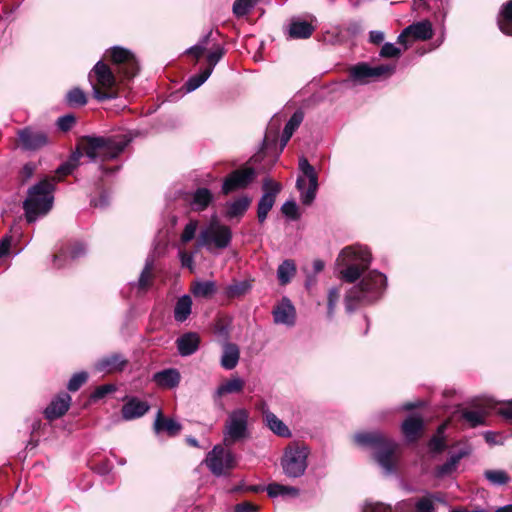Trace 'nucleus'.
I'll return each instance as SVG.
<instances>
[{
    "instance_id": "obj_9",
    "label": "nucleus",
    "mask_w": 512,
    "mask_h": 512,
    "mask_svg": "<svg viewBox=\"0 0 512 512\" xmlns=\"http://www.w3.org/2000/svg\"><path fill=\"white\" fill-rule=\"evenodd\" d=\"M308 454V448L304 445L297 443L288 445L281 460L284 473L292 478L302 476L307 468Z\"/></svg>"
},
{
    "instance_id": "obj_44",
    "label": "nucleus",
    "mask_w": 512,
    "mask_h": 512,
    "mask_svg": "<svg viewBox=\"0 0 512 512\" xmlns=\"http://www.w3.org/2000/svg\"><path fill=\"white\" fill-rule=\"evenodd\" d=\"M460 456H452L446 463L439 466L436 470L437 477H443L451 474L457 466Z\"/></svg>"
},
{
    "instance_id": "obj_33",
    "label": "nucleus",
    "mask_w": 512,
    "mask_h": 512,
    "mask_svg": "<svg viewBox=\"0 0 512 512\" xmlns=\"http://www.w3.org/2000/svg\"><path fill=\"white\" fill-rule=\"evenodd\" d=\"M192 300L190 296L184 295L178 299L175 309L174 317L177 321H185L191 313Z\"/></svg>"
},
{
    "instance_id": "obj_55",
    "label": "nucleus",
    "mask_w": 512,
    "mask_h": 512,
    "mask_svg": "<svg viewBox=\"0 0 512 512\" xmlns=\"http://www.w3.org/2000/svg\"><path fill=\"white\" fill-rule=\"evenodd\" d=\"M416 508L418 512H432L434 508L432 499L430 497L420 499L416 504Z\"/></svg>"
},
{
    "instance_id": "obj_58",
    "label": "nucleus",
    "mask_w": 512,
    "mask_h": 512,
    "mask_svg": "<svg viewBox=\"0 0 512 512\" xmlns=\"http://www.w3.org/2000/svg\"><path fill=\"white\" fill-rule=\"evenodd\" d=\"M180 260L182 266L189 268L190 271H193L194 256L192 254L182 251L180 252Z\"/></svg>"
},
{
    "instance_id": "obj_5",
    "label": "nucleus",
    "mask_w": 512,
    "mask_h": 512,
    "mask_svg": "<svg viewBox=\"0 0 512 512\" xmlns=\"http://www.w3.org/2000/svg\"><path fill=\"white\" fill-rule=\"evenodd\" d=\"M89 80L93 87V95L99 101L117 97V77L111 68L99 61L89 74Z\"/></svg>"
},
{
    "instance_id": "obj_7",
    "label": "nucleus",
    "mask_w": 512,
    "mask_h": 512,
    "mask_svg": "<svg viewBox=\"0 0 512 512\" xmlns=\"http://www.w3.org/2000/svg\"><path fill=\"white\" fill-rule=\"evenodd\" d=\"M231 240L232 231L230 227L213 217L210 223L201 230L198 237V246L205 247L208 250L213 248L225 249L230 245Z\"/></svg>"
},
{
    "instance_id": "obj_45",
    "label": "nucleus",
    "mask_w": 512,
    "mask_h": 512,
    "mask_svg": "<svg viewBox=\"0 0 512 512\" xmlns=\"http://www.w3.org/2000/svg\"><path fill=\"white\" fill-rule=\"evenodd\" d=\"M299 169L308 178L309 182H314V180H318L314 167L310 165L306 158H300Z\"/></svg>"
},
{
    "instance_id": "obj_22",
    "label": "nucleus",
    "mask_w": 512,
    "mask_h": 512,
    "mask_svg": "<svg viewBox=\"0 0 512 512\" xmlns=\"http://www.w3.org/2000/svg\"><path fill=\"white\" fill-rule=\"evenodd\" d=\"M149 410L147 402L137 398H131L122 407V417L125 420H132L143 416Z\"/></svg>"
},
{
    "instance_id": "obj_32",
    "label": "nucleus",
    "mask_w": 512,
    "mask_h": 512,
    "mask_svg": "<svg viewBox=\"0 0 512 512\" xmlns=\"http://www.w3.org/2000/svg\"><path fill=\"white\" fill-rule=\"evenodd\" d=\"M314 27L306 21L292 22L289 28V34L292 38L305 39L311 36Z\"/></svg>"
},
{
    "instance_id": "obj_26",
    "label": "nucleus",
    "mask_w": 512,
    "mask_h": 512,
    "mask_svg": "<svg viewBox=\"0 0 512 512\" xmlns=\"http://www.w3.org/2000/svg\"><path fill=\"white\" fill-rule=\"evenodd\" d=\"M245 386V382L243 379L237 376L231 377L229 380L220 384L215 394L217 397H222L227 394L240 393Z\"/></svg>"
},
{
    "instance_id": "obj_41",
    "label": "nucleus",
    "mask_w": 512,
    "mask_h": 512,
    "mask_svg": "<svg viewBox=\"0 0 512 512\" xmlns=\"http://www.w3.org/2000/svg\"><path fill=\"white\" fill-rule=\"evenodd\" d=\"M251 288V285L248 281H240L234 282L227 286L226 294L228 297H239L246 294Z\"/></svg>"
},
{
    "instance_id": "obj_34",
    "label": "nucleus",
    "mask_w": 512,
    "mask_h": 512,
    "mask_svg": "<svg viewBox=\"0 0 512 512\" xmlns=\"http://www.w3.org/2000/svg\"><path fill=\"white\" fill-rule=\"evenodd\" d=\"M303 121V113L301 111H296L287 124L284 127L283 134H282V145L285 146L287 142L292 137L294 131L299 127L301 122Z\"/></svg>"
},
{
    "instance_id": "obj_21",
    "label": "nucleus",
    "mask_w": 512,
    "mask_h": 512,
    "mask_svg": "<svg viewBox=\"0 0 512 512\" xmlns=\"http://www.w3.org/2000/svg\"><path fill=\"white\" fill-rule=\"evenodd\" d=\"M222 356L220 359L221 366L226 370L234 369L239 362L240 359V349L239 347L231 342H225L222 345Z\"/></svg>"
},
{
    "instance_id": "obj_4",
    "label": "nucleus",
    "mask_w": 512,
    "mask_h": 512,
    "mask_svg": "<svg viewBox=\"0 0 512 512\" xmlns=\"http://www.w3.org/2000/svg\"><path fill=\"white\" fill-rule=\"evenodd\" d=\"M371 262L370 252L360 245L344 248L338 258L341 278L349 283L355 282L366 271Z\"/></svg>"
},
{
    "instance_id": "obj_15",
    "label": "nucleus",
    "mask_w": 512,
    "mask_h": 512,
    "mask_svg": "<svg viewBox=\"0 0 512 512\" xmlns=\"http://www.w3.org/2000/svg\"><path fill=\"white\" fill-rule=\"evenodd\" d=\"M255 176V170L251 167L235 170L225 179L222 192L227 195L237 189L245 188L253 181Z\"/></svg>"
},
{
    "instance_id": "obj_10",
    "label": "nucleus",
    "mask_w": 512,
    "mask_h": 512,
    "mask_svg": "<svg viewBox=\"0 0 512 512\" xmlns=\"http://www.w3.org/2000/svg\"><path fill=\"white\" fill-rule=\"evenodd\" d=\"M204 463L215 476L227 475L236 467L235 455L222 445H215L207 454Z\"/></svg>"
},
{
    "instance_id": "obj_52",
    "label": "nucleus",
    "mask_w": 512,
    "mask_h": 512,
    "mask_svg": "<svg viewBox=\"0 0 512 512\" xmlns=\"http://www.w3.org/2000/svg\"><path fill=\"white\" fill-rule=\"evenodd\" d=\"M224 55V49L221 46H217L213 51L209 52L207 55L208 67L214 69L215 65L219 62V60Z\"/></svg>"
},
{
    "instance_id": "obj_53",
    "label": "nucleus",
    "mask_w": 512,
    "mask_h": 512,
    "mask_svg": "<svg viewBox=\"0 0 512 512\" xmlns=\"http://www.w3.org/2000/svg\"><path fill=\"white\" fill-rule=\"evenodd\" d=\"M80 156H81L80 153L74 154L68 163H66L58 168L57 172L61 175L70 174L72 172V170L76 167Z\"/></svg>"
},
{
    "instance_id": "obj_30",
    "label": "nucleus",
    "mask_w": 512,
    "mask_h": 512,
    "mask_svg": "<svg viewBox=\"0 0 512 512\" xmlns=\"http://www.w3.org/2000/svg\"><path fill=\"white\" fill-rule=\"evenodd\" d=\"M264 417L267 426L275 434L281 437H289L291 435L289 428L275 414L265 412Z\"/></svg>"
},
{
    "instance_id": "obj_17",
    "label": "nucleus",
    "mask_w": 512,
    "mask_h": 512,
    "mask_svg": "<svg viewBox=\"0 0 512 512\" xmlns=\"http://www.w3.org/2000/svg\"><path fill=\"white\" fill-rule=\"evenodd\" d=\"M295 315V308L287 298H283L273 310L274 321L277 324L292 326L295 323Z\"/></svg>"
},
{
    "instance_id": "obj_47",
    "label": "nucleus",
    "mask_w": 512,
    "mask_h": 512,
    "mask_svg": "<svg viewBox=\"0 0 512 512\" xmlns=\"http://www.w3.org/2000/svg\"><path fill=\"white\" fill-rule=\"evenodd\" d=\"M401 53V49L396 47L395 44L385 43L382 46L379 54L383 58H398L401 55Z\"/></svg>"
},
{
    "instance_id": "obj_16",
    "label": "nucleus",
    "mask_w": 512,
    "mask_h": 512,
    "mask_svg": "<svg viewBox=\"0 0 512 512\" xmlns=\"http://www.w3.org/2000/svg\"><path fill=\"white\" fill-rule=\"evenodd\" d=\"M19 140L22 147L26 150L40 149L49 142L46 133L29 128L23 129L19 132Z\"/></svg>"
},
{
    "instance_id": "obj_28",
    "label": "nucleus",
    "mask_w": 512,
    "mask_h": 512,
    "mask_svg": "<svg viewBox=\"0 0 512 512\" xmlns=\"http://www.w3.org/2000/svg\"><path fill=\"white\" fill-rule=\"evenodd\" d=\"M213 195L207 188L197 189L192 196L191 206L195 211H203L211 203Z\"/></svg>"
},
{
    "instance_id": "obj_18",
    "label": "nucleus",
    "mask_w": 512,
    "mask_h": 512,
    "mask_svg": "<svg viewBox=\"0 0 512 512\" xmlns=\"http://www.w3.org/2000/svg\"><path fill=\"white\" fill-rule=\"evenodd\" d=\"M127 365V359H125L121 354H111L109 356L103 357L100 359L96 365L95 369L98 372H103L106 374L116 373L124 370Z\"/></svg>"
},
{
    "instance_id": "obj_2",
    "label": "nucleus",
    "mask_w": 512,
    "mask_h": 512,
    "mask_svg": "<svg viewBox=\"0 0 512 512\" xmlns=\"http://www.w3.org/2000/svg\"><path fill=\"white\" fill-rule=\"evenodd\" d=\"M386 287V277L378 271L366 274L360 283L349 290L345 298L346 309L351 312L358 304L377 300Z\"/></svg>"
},
{
    "instance_id": "obj_42",
    "label": "nucleus",
    "mask_w": 512,
    "mask_h": 512,
    "mask_svg": "<svg viewBox=\"0 0 512 512\" xmlns=\"http://www.w3.org/2000/svg\"><path fill=\"white\" fill-rule=\"evenodd\" d=\"M485 415L486 412L483 410H465L462 413L463 419L469 422L473 427L482 424Z\"/></svg>"
},
{
    "instance_id": "obj_14",
    "label": "nucleus",
    "mask_w": 512,
    "mask_h": 512,
    "mask_svg": "<svg viewBox=\"0 0 512 512\" xmlns=\"http://www.w3.org/2000/svg\"><path fill=\"white\" fill-rule=\"evenodd\" d=\"M433 36L431 23L428 21H421L406 27L397 38V42L404 46L406 50L411 40L425 41Z\"/></svg>"
},
{
    "instance_id": "obj_50",
    "label": "nucleus",
    "mask_w": 512,
    "mask_h": 512,
    "mask_svg": "<svg viewBox=\"0 0 512 512\" xmlns=\"http://www.w3.org/2000/svg\"><path fill=\"white\" fill-rule=\"evenodd\" d=\"M208 38L209 35H206L199 43H197L195 46L191 47L187 52L191 55H193L196 59H199L202 57L204 52L206 51L207 44H208Z\"/></svg>"
},
{
    "instance_id": "obj_62",
    "label": "nucleus",
    "mask_w": 512,
    "mask_h": 512,
    "mask_svg": "<svg viewBox=\"0 0 512 512\" xmlns=\"http://www.w3.org/2000/svg\"><path fill=\"white\" fill-rule=\"evenodd\" d=\"M444 440L439 437V436H435L431 441H430V448L431 450L433 451H441L443 448H444Z\"/></svg>"
},
{
    "instance_id": "obj_25",
    "label": "nucleus",
    "mask_w": 512,
    "mask_h": 512,
    "mask_svg": "<svg viewBox=\"0 0 512 512\" xmlns=\"http://www.w3.org/2000/svg\"><path fill=\"white\" fill-rule=\"evenodd\" d=\"M296 187L301 192V202L304 205H310L316 197L318 180H314V182H309V186L306 189V180L302 177H299L296 182Z\"/></svg>"
},
{
    "instance_id": "obj_54",
    "label": "nucleus",
    "mask_w": 512,
    "mask_h": 512,
    "mask_svg": "<svg viewBox=\"0 0 512 512\" xmlns=\"http://www.w3.org/2000/svg\"><path fill=\"white\" fill-rule=\"evenodd\" d=\"M363 512H391V508L382 503H366Z\"/></svg>"
},
{
    "instance_id": "obj_38",
    "label": "nucleus",
    "mask_w": 512,
    "mask_h": 512,
    "mask_svg": "<svg viewBox=\"0 0 512 512\" xmlns=\"http://www.w3.org/2000/svg\"><path fill=\"white\" fill-rule=\"evenodd\" d=\"M212 74V68H205L199 74L191 76L185 83L186 90L192 92L200 87Z\"/></svg>"
},
{
    "instance_id": "obj_61",
    "label": "nucleus",
    "mask_w": 512,
    "mask_h": 512,
    "mask_svg": "<svg viewBox=\"0 0 512 512\" xmlns=\"http://www.w3.org/2000/svg\"><path fill=\"white\" fill-rule=\"evenodd\" d=\"M236 512H254L256 511V507L250 502H242L236 505Z\"/></svg>"
},
{
    "instance_id": "obj_43",
    "label": "nucleus",
    "mask_w": 512,
    "mask_h": 512,
    "mask_svg": "<svg viewBox=\"0 0 512 512\" xmlns=\"http://www.w3.org/2000/svg\"><path fill=\"white\" fill-rule=\"evenodd\" d=\"M67 101L71 106H83L86 104L87 98L81 89L74 88L68 92Z\"/></svg>"
},
{
    "instance_id": "obj_36",
    "label": "nucleus",
    "mask_w": 512,
    "mask_h": 512,
    "mask_svg": "<svg viewBox=\"0 0 512 512\" xmlns=\"http://www.w3.org/2000/svg\"><path fill=\"white\" fill-rule=\"evenodd\" d=\"M267 493L270 497H296L299 494V490L295 487L272 483L268 485Z\"/></svg>"
},
{
    "instance_id": "obj_40",
    "label": "nucleus",
    "mask_w": 512,
    "mask_h": 512,
    "mask_svg": "<svg viewBox=\"0 0 512 512\" xmlns=\"http://www.w3.org/2000/svg\"><path fill=\"white\" fill-rule=\"evenodd\" d=\"M484 476L492 485H505L510 481L508 473L504 470H486Z\"/></svg>"
},
{
    "instance_id": "obj_63",
    "label": "nucleus",
    "mask_w": 512,
    "mask_h": 512,
    "mask_svg": "<svg viewBox=\"0 0 512 512\" xmlns=\"http://www.w3.org/2000/svg\"><path fill=\"white\" fill-rule=\"evenodd\" d=\"M370 42L373 44H380L384 40V33L382 31H371L369 35Z\"/></svg>"
},
{
    "instance_id": "obj_48",
    "label": "nucleus",
    "mask_w": 512,
    "mask_h": 512,
    "mask_svg": "<svg viewBox=\"0 0 512 512\" xmlns=\"http://www.w3.org/2000/svg\"><path fill=\"white\" fill-rule=\"evenodd\" d=\"M88 375L86 372H80L72 376L68 383V389L72 392L77 391L86 381Z\"/></svg>"
},
{
    "instance_id": "obj_6",
    "label": "nucleus",
    "mask_w": 512,
    "mask_h": 512,
    "mask_svg": "<svg viewBox=\"0 0 512 512\" xmlns=\"http://www.w3.org/2000/svg\"><path fill=\"white\" fill-rule=\"evenodd\" d=\"M125 143L113 138L88 137L82 143L84 154L92 161H106L116 158L125 147Z\"/></svg>"
},
{
    "instance_id": "obj_46",
    "label": "nucleus",
    "mask_w": 512,
    "mask_h": 512,
    "mask_svg": "<svg viewBox=\"0 0 512 512\" xmlns=\"http://www.w3.org/2000/svg\"><path fill=\"white\" fill-rule=\"evenodd\" d=\"M254 2L252 0H236L233 4V12L237 16L246 15L253 7Z\"/></svg>"
},
{
    "instance_id": "obj_1",
    "label": "nucleus",
    "mask_w": 512,
    "mask_h": 512,
    "mask_svg": "<svg viewBox=\"0 0 512 512\" xmlns=\"http://www.w3.org/2000/svg\"><path fill=\"white\" fill-rule=\"evenodd\" d=\"M354 441L361 447L374 451V457L386 473L396 469L398 444L379 432H361L354 435Z\"/></svg>"
},
{
    "instance_id": "obj_35",
    "label": "nucleus",
    "mask_w": 512,
    "mask_h": 512,
    "mask_svg": "<svg viewBox=\"0 0 512 512\" xmlns=\"http://www.w3.org/2000/svg\"><path fill=\"white\" fill-rule=\"evenodd\" d=\"M296 273V266L292 260H285L277 269V277L282 285L288 284Z\"/></svg>"
},
{
    "instance_id": "obj_8",
    "label": "nucleus",
    "mask_w": 512,
    "mask_h": 512,
    "mask_svg": "<svg viewBox=\"0 0 512 512\" xmlns=\"http://www.w3.org/2000/svg\"><path fill=\"white\" fill-rule=\"evenodd\" d=\"M250 413L245 408L232 410L225 421L223 429V443L231 446L247 436Z\"/></svg>"
},
{
    "instance_id": "obj_13",
    "label": "nucleus",
    "mask_w": 512,
    "mask_h": 512,
    "mask_svg": "<svg viewBox=\"0 0 512 512\" xmlns=\"http://www.w3.org/2000/svg\"><path fill=\"white\" fill-rule=\"evenodd\" d=\"M281 184L275 182L271 178H266L263 181L264 193L258 202L257 217L260 223H263L269 211L272 209L277 194L281 191Z\"/></svg>"
},
{
    "instance_id": "obj_23",
    "label": "nucleus",
    "mask_w": 512,
    "mask_h": 512,
    "mask_svg": "<svg viewBox=\"0 0 512 512\" xmlns=\"http://www.w3.org/2000/svg\"><path fill=\"white\" fill-rule=\"evenodd\" d=\"M180 373L176 369H165L153 376L154 382L162 388H174L180 382Z\"/></svg>"
},
{
    "instance_id": "obj_57",
    "label": "nucleus",
    "mask_w": 512,
    "mask_h": 512,
    "mask_svg": "<svg viewBox=\"0 0 512 512\" xmlns=\"http://www.w3.org/2000/svg\"><path fill=\"white\" fill-rule=\"evenodd\" d=\"M74 122L75 118L72 115H65L60 117L57 123L61 130L67 131L72 127Z\"/></svg>"
},
{
    "instance_id": "obj_20",
    "label": "nucleus",
    "mask_w": 512,
    "mask_h": 512,
    "mask_svg": "<svg viewBox=\"0 0 512 512\" xmlns=\"http://www.w3.org/2000/svg\"><path fill=\"white\" fill-rule=\"evenodd\" d=\"M178 352L181 356L194 354L200 345V337L195 332H188L179 337L176 341Z\"/></svg>"
},
{
    "instance_id": "obj_60",
    "label": "nucleus",
    "mask_w": 512,
    "mask_h": 512,
    "mask_svg": "<svg viewBox=\"0 0 512 512\" xmlns=\"http://www.w3.org/2000/svg\"><path fill=\"white\" fill-rule=\"evenodd\" d=\"M11 246V238L9 236H5L0 241V259L7 256L9 254Z\"/></svg>"
},
{
    "instance_id": "obj_3",
    "label": "nucleus",
    "mask_w": 512,
    "mask_h": 512,
    "mask_svg": "<svg viewBox=\"0 0 512 512\" xmlns=\"http://www.w3.org/2000/svg\"><path fill=\"white\" fill-rule=\"evenodd\" d=\"M54 179H44L31 187L23 203L25 216L29 223L46 215L53 205Z\"/></svg>"
},
{
    "instance_id": "obj_12",
    "label": "nucleus",
    "mask_w": 512,
    "mask_h": 512,
    "mask_svg": "<svg viewBox=\"0 0 512 512\" xmlns=\"http://www.w3.org/2000/svg\"><path fill=\"white\" fill-rule=\"evenodd\" d=\"M394 65H379L371 67L366 63H360L349 69L350 79L357 84H366L370 78L390 76L394 73Z\"/></svg>"
},
{
    "instance_id": "obj_59",
    "label": "nucleus",
    "mask_w": 512,
    "mask_h": 512,
    "mask_svg": "<svg viewBox=\"0 0 512 512\" xmlns=\"http://www.w3.org/2000/svg\"><path fill=\"white\" fill-rule=\"evenodd\" d=\"M115 390L113 385H103L98 387L95 392L92 394L93 399L103 398L106 394L113 392Z\"/></svg>"
},
{
    "instance_id": "obj_37",
    "label": "nucleus",
    "mask_w": 512,
    "mask_h": 512,
    "mask_svg": "<svg viewBox=\"0 0 512 512\" xmlns=\"http://www.w3.org/2000/svg\"><path fill=\"white\" fill-rule=\"evenodd\" d=\"M191 291L196 297L206 298L215 293L216 286L213 281H197L193 283Z\"/></svg>"
},
{
    "instance_id": "obj_51",
    "label": "nucleus",
    "mask_w": 512,
    "mask_h": 512,
    "mask_svg": "<svg viewBox=\"0 0 512 512\" xmlns=\"http://www.w3.org/2000/svg\"><path fill=\"white\" fill-rule=\"evenodd\" d=\"M282 213L284 215H286L287 217L291 218V219H298L299 218V214H298V206L297 204L294 202V201H286L283 205H282Z\"/></svg>"
},
{
    "instance_id": "obj_29",
    "label": "nucleus",
    "mask_w": 512,
    "mask_h": 512,
    "mask_svg": "<svg viewBox=\"0 0 512 512\" xmlns=\"http://www.w3.org/2000/svg\"><path fill=\"white\" fill-rule=\"evenodd\" d=\"M423 422L420 418L409 417L402 424V431L406 439L414 441L420 436Z\"/></svg>"
},
{
    "instance_id": "obj_31",
    "label": "nucleus",
    "mask_w": 512,
    "mask_h": 512,
    "mask_svg": "<svg viewBox=\"0 0 512 512\" xmlns=\"http://www.w3.org/2000/svg\"><path fill=\"white\" fill-rule=\"evenodd\" d=\"M498 25L504 34L512 36V0L503 6L498 18Z\"/></svg>"
},
{
    "instance_id": "obj_24",
    "label": "nucleus",
    "mask_w": 512,
    "mask_h": 512,
    "mask_svg": "<svg viewBox=\"0 0 512 512\" xmlns=\"http://www.w3.org/2000/svg\"><path fill=\"white\" fill-rule=\"evenodd\" d=\"M181 424L177 421L164 418L162 412L159 410L154 422V429L157 433L165 431L169 436H175L181 431Z\"/></svg>"
},
{
    "instance_id": "obj_11",
    "label": "nucleus",
    "mask_w": 512,
    "mask_h": 512,
    "mask_svg": "<svg viewBox=\"0 0 512 512\" xmlns=\"http://www.w3.org/2000/svg\"><path fill=\"white\" fill-rule=\"evenodd\" d=\"M109 53L120 77L130 79L138 73V62L129 50L122 47H113Z\"/></svg>"
},
{
    "instance_id": "obj_39",
    "label": "nucleus",
    "mask_w": 512,
    "mask_h": 512,
    "mask_svg": "<svg viewBox=\"0 0 512 512\" xmlns=\"http://www.w3.org/2000/svg\"><path fill=\"white\" fill-rule=\"evenodd\" d=\"M153 280V263L152 261L147 260L145 267L143 268L139 280H138V288L142 291H146Z\"/></svg>"
},
{
    "instance_id": "obj_49",
    "label": "nucleus",
    "mask_w": 512,
    "mask_h": 512,
    "mask_svg": "<svg viewBox=\"0 0 512 512\" xmlns=\"http://www.w3.org/2000/svg\"><path fill=\"white\" fill-rule=\"evenodd\" d=\"M198 227V221L191 220L184 228L181 234V241L187 243L195 237V233Z\"/></svg>"
},
{
    "instance_id": "obj_56",
    "label": "nucleus",
    "mask_w": 512,
    "mask_h": 512,
    "mask_svg": "<svg viewBox=\"0 0 512 512\" xmlns=\"http://www.w3.org/2000/svg\"><path fill=\"white\" fill-rule=\"evenodd\" d=\"M340 297V291L338 288H332L329 290L328 294V310L329 313H332L338 299Z\"/></svg>"
},
{
    "instance_id": "obj_19",
    "label": "nucleus",
    "mask_w": 512,
    "mask_h": 512,
    "mask_svg": "<svg viewBox=\"0 0 512 512\" xmlns=\"http://www.w3.org/2000/svg\"><path fill=\"white\" fill-rule=\"evenodd\" d=\"M71 404V397L67 393L58 395L50 405L45 409V417L49 420L57 419L63 416L69 409Z\"/></svg>"
},
{
    "instance_id": "obj_27",
    "label": "nucleus",
    "mask_w": 512,
    "mask_h": 512,
    "mask_svg": "<svg viewBox=\"0 0 512 512\" xmlns=\"http://www.w3.org/2000/svg\"><path fill=\"white\" fill-rule=\"evenodd\" d=\"M251 204V199L247 196H242L232 202L227 203L226 216L229 219L241 217Z\"/></svg>"
},
{
    "instance_id": "obj_64",
    "label": "nucleus",
    "mask_w": 512,
    "mask_h": 512,
    "mask_svg": "<svg viewBox=\"0 0 512 512\" xmlns=\"http://www.w3.org/2000/svg\"><path fill=\"white\" fill-rule=\"evenodd\" d=\"M499 412L506 418L512 419V400L500 407Z\"/></svg>"
}]
</instances>
